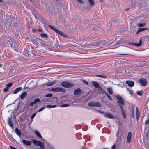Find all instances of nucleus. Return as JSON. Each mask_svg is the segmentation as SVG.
<instances>
[{"label": "nucleus", "instance_id": "nucleus-54", "mask_svg": "<svg viewBox=\"0 0 149 149\" xmlns=\"http://www.w3.org/2000/svg\"><path fill=\"white\" fill-rule=\"evenodd\" d=\"M137 111H136V116H137V119H138V108H137Z\"/></svg>", "mask_w": 149, "mask_h": 149}, {"label": "nucleus", "instance_id": "nucleus-34", "mask_svg": "<svg viewBox=\"0 0 149 149\" xmlns=\"http://www.w3.org/2000/svg\"><path fill=\"white\" fill-rule=\"evenodd\" d=\"M145 23H139L138 24V26L139 27H143L145 26Z\"/></svg>", "mask_w": 149, "mask_h": 149}, {"label": "nucleus", "instance_id": "nucleus-19", "mask_svg": "<svg viewBox=\"0 0 149 149\" xmlns=\"http://www.w3.org/2000/svg\"><path fill=\"white\" fill-rule=\"evenodd\" d=\"M15 132L18 136H21V132L19 129L16 128L15 130Z\"/></svg>", "mask_w": 149, "mask_h": 149}, {"label": "nucleus", "instance_id": "nucleus-41", "mask_svg": "<svg viewBox=\"0 0 149 149\" xmlns=\"http://www.w3.org/2000/svg\"><path fill=\"white\" fill-rule=\"evenodd\" d=\"M52 94H49L46 95L45 96L47 97H51L52 96Z\"/></svg>", "mask_w": 149, "mask_h": 149}, {"label": "nucleus", "instance_id": "nucleus-47", "mask_svg": "<svg viewBox=\"0 0 149 149\" xmlns=\"http://www.w3.org/2000/svg\"><path fill=\"white\" fill-rule=\"evenodd\" d=\"M11 121H11V118H8V122H11Z\"/></svg>", "mask_w": 149, "mask_h": 149}, {"label": "nucleus", "instance_id": "nucleus-28", "mask_svg": "<svg viewBox=\"0 0 149 149\" xmlns=\"http://www.w3.org/2000/svg\"><path fill=\"white\" fill-rule=\"evenodd\" d=\"M88 1L91 6H93L94 4V1L93 0H88Z\"/></svg>", "mask_w": 149, "mask_h": 149}, {"label": "nucleus", "instance_id": "nucleus-56", "mask_svg": "<svg viewBox=\"0 0 149 149\" xmlns=\"http://www.w3.org/2000/svg\"><path fill=\"white\" fill-rule=\"evenodd\" d=\"M140 32V31H139V29L138 30H137L136 33V34H139Z\"/></svg>", "mask_w": 149, "mask_h": 149}, {"label": "nucleus", "instance_id": "nucleus-31", "mask_svg": "<svg viewBox=\"0 0 149 149\" xmlns=\"http://www.w3.org/2000/svg\"><path fill=\"white\" fill-rule=\"evenodd\" d=\"M140 31L141 32L145 30H147L148 29L147 28H140L139 29Z\"/></svg>", "mask_w": 149, "mask_h": 149}, {"label": "nucleus", "instance_id": "nucleus-39", "mask_svg": "<svg viewBox=\"0 0 149 149\" xmlns=\"http://www.w3.org/2000/svg\"><path fill=\"white\" fill-rule=\"evenodd\" d=\"M40 101V99L38 98H36L34 100V102L36 103L37 102H38Z\"/></svg>", "mask_w": 149, "mask_h": 149}, {"label": "nucleus", "instance_id": "nucleus-2", "mask_svg": "<svg viewBox=\"0 0 149 149\" xmlns=\"http://www.w3.org/2000/svg\"><path fill=\"white\" fill-rule=\"evenodd\" d=\"M61 85L63 87L69 88L73 87V84L68 81H63L61 83Z\"/></svg>", "mask_w": 149, "mask_h": 149}, {"label": "nucleus", "instance_id": "nucleus-58", "mask_svg": "<svg viewBox=\"0 0 149 149\" xmlns=\"http://www.w3.org/2000/svg\"><path fill=\"white\" fill-rule=\"evenodd\" d=\"M113 42H112L111 43H110L109 44V45L111 44H112L113 43Z\"/></svg>", "mask_w": 149, "mask_h": 149}, {"label": "nucleus", "instance_id": "nucleus-40", "mask_svg": "<svg viewBox=\"0 0 149 149\" xmlns=\"http://www.w3.org/2000/svg\"><path fill=\"white\" fill-rule=\"evenodd\" d=\"M36 113H33V114L31 116V118L32 120H33V118H34V117L35 116H36Z\"/></svg>", "mask_w": 149, "mask_h": 149}, {"label": "nucleus", "instance_id": "nucleus-37", "mask_svg": "<svg viewBox=\"0 0 149 149\" xmlns=\"http://www.w3.org/2000/svg\"><path fill=\"white\" fill-rule=\"evenodd\" d=\"M69 106V105L68 104H64L62 105H60V107H68Z\"/></svg>", "mask_w": 149, "mask_h": 149}, {"label": "nucleus", "instance_id": "nucleus-23", "mask_svg": "<svg viewBox=\"0 0 149 149\" xmlns=\"http://www.w3.org/2000/svg\"><path fill=\"white\" fill-rule=\"evenodd\" d=\"M107 92L110 95H111L113 93V91L111 88H109L107 89Z\"/></svg>", "mask_w": 149, "mask_h": 149}, {"label": "nucleus", "instance_id": "nucleus-62", "mask_svg": "<svg viewBox=\"0 0 149 149\" xmlns=\"http://www.w3.org/2000/svg\"><path fill=\"white\" fill-rule=\"evenodd\" d=\"M147 37H149V36H147Z\"/></svg>", "mask_w": 149, "mask_h": 149}, {"label": "nucleus", "instance_id": "nucleus-36", "mask_svg": "<svg viewBox=\"0 0 149 149\" xmlns=\"http://www.w3.org/2000/svg\"><path fill=\"white\" fill-rule=\"evenodd\" d=\"M12 85V83H10L7 85L6 86V87L8 88L10 87Z\"/></svg>", "mask_w": 149, "mask_h": 149}, {"label": "nucleus", "instance_id": "nucleus-44", "mask_svg": "<svg viewBox=\"0 0 149 149\" xmlns=\"http://www.w3.org/2000/svg\"><path fill=\"white\" fill-rule=\"evenodd\" d=\"M45 107H42L40 109H39L38 110V112H40L41 111H42L44 109H45Z\"/></svg>", "mask_w": 149, "mask_h": 149}, {"label": "nucleus", "instance_id": "nucleus-12", "mask_svg": "<svg viewBox=\"0 0 149 149\" xmlns=\"http://www.w3.org/2000/svg\"><path fill=\"white\" fill-rule=\"evenodd\" d=\"M131 137H132L131 133L130 132H129L128 133L127 137V141L128 142L130 143V141H131Z\"/></svg>", "mask_w": 149, "mask_h": 149}, {"label": "nucleus", "instance_id": "nucleus-53", "mask_svg": "<svg viewBox=\"0 0 149 149\" xmlns=\"http://www.w3.org/2000/svg\"><path fill=\"white\" fill-rule=\"evenodd\" d=\"M119 132V131H118L116 133V136L117 137L119 135V134L118 133Z\"/></svg>", "mask_w": 149, "mask_h": 149}, {"label": "nucleus", "instance_id": "nucleus-27", "mask_svg": "<svg viewBox=\"0 0 149 149\" xmlns=\"http://www.w3.org/2000/svg\"><path fill=\"white\" fill-rule=\"evenodd\" d=\"M40 36L41 37H43L45 38H47L48 37L47 35L45 33H42L40 34Z\"/></svg>", "mask_w": 149, "mask_h": 149}, {"label": "nucleus", "instance_id": "nucleus-42", "mask_svg": "<svg viewBox=\"0 0 149 149\" xmlns=\"http://www.w3.org/2000/svg\"><path fill=\"white\" fill-rule=\"evenodd\" d=\"M83 82L86 84V85H88V84L87 81L85 80H83Z\"/></svg>", "mask_w": 149, "mask_h": 149}, {"label": "nucleus", "instance_id": "nucleus-17", "mask_svg": "<svg viewBox=\"0 0 149 149\" xmlns=\"http://www.w3.org/2000/svg\"><path fill=\"white\" fill-rule=\"evenodd\" d=\"M22 88L21 87H18L14 91L13 93L15 94L17 93L18 92L21 91L22 90Z\"/></svg>", "mask_w": 149, "mask_h": 149}, {"label": "nucleus", "instance_id": "nucleus-57", "mask_svg": "<svg viewBox=\"0 0 149 149\" xmlns=\"http://www.w3.org/2000/svg\"><path fill=\"white\" fill-rule=\"evenodd\" d=\"M134 110H132V115H133L132 116H133V117L134 116Z\"/></svg>", "mask_w": 149, "mask_h": 149}, {"label": "nucleus", "instance_id": "nucleus-24", "mask_svg": "<svg viewBox=\"0 0 149 149\" xmlns=\"http://www.w3.org/2000/svg\"><path fill=\"white\" fill-rule=\"evenodd\" d=\"M142 42V40L141 39L140 40L139 42L138 43H134V46L139 47L140 46Z\"/></svg>", "mask_w": 149, "mask_h": 149}, {"label": "nucleus", "instance_id": "nucleus-43", "mask_svg": "<svg viewBox=\"0 0 149 149\" xmlns=\"http://www.w3.org/2000/svg\"><path fill=\"white\" fill-rule=\"evenodd\" d=\"M77 1L80 3H83L84 2L83 0H77Z\"/></svg>", "mask_w": 149, "mask_h": 149}, {"label": "nucleus", "instance_id": "nucleus-25", "mask_svg": "<svg viewBox=\"0 0 149 149\" xmlns=\"http://www.w3.org/2000/svg\"><path fill=\"white\" fill-rule=\"evenodd\" d=\"M96 76L100 77H102L104 79H106L107 78V77L105 75H101L99 74H97Z\"/></svg>", "mask_w": 149, "mask_h": 149}, {"label": "nucleus", "instance_id": "nucleus-11", "mask_svg": "<svg viewBox=\"0 0 149 149\" xmlns=\"http://www.w3.org/2000/svg\"><path fill=\"white\" fill-rule=\"evenodd\" d=\"M22 142L24 144L27 146L30 145L31 143L30 141H27L25 140H22Z\"/></svg>", "mask_w": 149, "mask_h": 149}, {"label": "nucleus", "instance_id": "nucleus-7", "mask_svg": "<svg viewBox=\"0 0 149 149\" xmlns=\"http://www.w3.org/2000/svg\"><path fill=\"white\" fill-rule=\"evenodd\" d=\"M139 82L143 86H146L148 83L146 79L143 78L140 79L139 81Z\"/></svg>", "mask_w": 149, "mask_h": 149}, {"label": "nucleus", "instance_id": "nucleus-26", "mask_svg": "<svg viewBox=\"0 0 149 149\" xmlns=\"http://www.w3.org/2000/svg\"><path fill=\"white\" fill-rule=\"evenodd\" d=\"M56 107V105H48L46 106V107L47 108H54Z\"/></svg>", "mask_w": 149, "mask_h": 149}, {"label": "nucleus", "instance_id": "nucleus-30", "mask_svg": "<svg viewBox=\"0 0 149 149\" xmlns=\"http://www.w3.org/2000/svg\"><path fill=\"white\" fill-rule=\"evenodd\" d=\"M9 125L12 128H13V122L12 121L10 122H8V123Z\"/></svg>", "mask_w": 149, "mask_h": 149}, {"label": "nucleus", "instance_id": "nucleus-3", "mask_svg": "<svg viewBox=\"0 0 149 149\" xmlns=\"http://www.w3.org/2000/svg\"><path fill=\"white\" fill-rule=\"evenodd\" d=\"M50 91L53 92H62L63 93L65 92V89H64L62 88H60L59 87H57L53 88Z\"/></svg>", "mask_w": 149, "mask_h": 149}, {"label": "nucleus", "instance_id": "nucleus-15", "mask_svg": "<svg viewBox=\"0 0 149 149\" xmlns=\"http://www.w3.org/2000/svg\"><path fill=\"white\" fill-rule=\"evenodd\" d=\"M48 26L50 28H51L52 30L54 31L55 32L57 33L59 31V30L58 29L55 28V27H54L52 25H49Z\"/></svg>", "mask_w": 149, "mask_h": 149}, {"label": "nucleus", "instance_id": "nucleus-5", "mask_svg": "<svg viewBox=\"0 0 149 149\" xmlns=\"http://www.w3.org/2000/svg\"><path fill=\"white\" fill-rule=\"evenodd\" d=\"M89 106L91 107H93L96 106L98 107H101V104L99 102H90L88 104Z\"/></svg>", "mask_w": 149, "mask_h": 149}, {"label": "nucleus", "instance_id": "nucleus-32", "mask_svg": "<svg viewBox=\"0 0 149 149\" xmlns=\"http://www.w3.org/2000/svg\"><path fill=\"white\" fill-rule=\"evenodd\" d=\"M136 93L138 95L141 96L143 95V91H140L137 92Z\"/></svg>", "mask_w": 149, "mask_h": 149}, {"label": "nucleus", "instance_id": "nucleus-16", "mask_svg": "<svg viewBox=\"0 0 149 149\" xmlns=\"http://www.w3.org/2000/svg\"><path fill=\"white\" fill-rule=\"evenodd\" d=\"M57 33L64 37L66 38L68 37V36L66 34L63 33V32H61L59 30Z\"/></svg>", "mask_w": 149, "mask_h": 149}, {"label": "nucleus", "instance_id": "nucleus-8", "mask_svg": "<svg viewBox=\"0 0 149 149\" xmlns=\"http://www.w3.org/2000/svg\"><path fill=\"white\" fill-rule=\"evenodd\" d=\"M104 116L109 119H114V118L113 115L110 113H107L105 114Z\"/></svg>", "mask_w": 149, "mask_h": 149}, {"label": "nucleus", "instance_id": "nucleus-33", "mask_svg": "<svg viewBox=\"0 0 149 149\" xmlns=\"http://www.w3.org/2000/svg\"><path fill=\"white\" fill-rule=\"evenodd\" d=\"M33 31L35 32H42V29H39L36 30H33Z\"/></svg>", "mask_w": 149, "mask_h": 149}, {"label": "nucleus", "instance_id": "nucleus-20", "mask_svg": "<svg viewBox=\"0 0 149 149\" xmlns=\"http://www.w3.org/2000/svg\"><path fill=\"white\" fill-rule=\"evenodd\" d=\"M90 45H92V44H88V43H86V44H82L81 45V46L82 47H89Z\"/></svg>", "mask_w": 149, "mask_h": 149}, {"label": "nucleus", "instance_id": "nucleus-49", "mask_svg": "<svg viewBox=\"0 0 149 149\" xmlns=\"http://www.w3.org/2000/svg\"><path fill=\"white\" fill-rule=\"evenodd\" d=\"M8 88L6 87V88L4 89L3 91L4 92H6L8 91Z\"/></svg>", "mask_w": 149, "mask_h": 149}, {"label": "nucleus", "instance_id": "nucleus-9", "mask_svg": "<svg viewBox=\"0 0 149 149\" xmlns=\"http://www.w3.org/2000/svg\"><path fill=\"white\" fill-rule=\"evenodd\" d=\"M82 93V91L80 88H78L75 90L74 92V95H78Z\"/></svg>", "mask_w": 149, "mask_h": 149}, {"label": "nucleus", "instance_id": "nucleus-21", "mask_svg": "<svg viewBox=\"0 0 149 149\" xmlns=\"http://www.w3.org/2000/svg\"><path fill=\"white\" fill-rule=\"evenodd\" d=\"M35 134L40 139H42V137L40 134L37 131L35 130Z\"/></svg>", "mask_w": 149, "mask_h": 149}, {"label": "nucleus", "instance_id": "nucleus-59", "mask_svg": "<svg viewBox=\"0 0 149 149\" xmlns=\"http://www.w3.org/2000/svg\"><path fill=\"white\" fill-rule=\"evenodd\" d=\"M129 10V9L128 8V9H125V11H127V10Z\"/></svg>", "mask_w": 149, "mask_h": 149}, {"label": "nucleus", "instance_id": "nucleus-60", "mask_svg": "<svg viewBox=\"0 0 149 149\" xmlns=\"http://www.w3.org/2000/svg\"><path fill=\"white\" fill-rule=\"evenodd\" d=\"M3 2V1L2 0H0V2Z\"/></svg>", "mask_w": 149, "mask_h": 149}, {"label": "nucleus", "instance_id": "nucleus-1", "mask_svg": "<svg viewBox=\"0 0 149 149\" xmlns=\"http://www.w3.org/2000/svg\"><path fill=\"white\" fill-rule=\"evenodd\" d=\"M117 99L118 100L117 103L120 107V108L123 107L122 105H124V102L122 97L120 95H118L116 96Z\"/></svg>", "mask_w": 149, "mask_h": 149}, {"label": "nucleus", "instance_id": "nucleus-38", "mask_svg": "<svg viewBox=\"0 0 149 149\" xmlns=\"http://www.w3.org/2000/svg\"><path fill=\"white\" fill-rule=\"evenodd\" d=\"M122 42L121 40H118V41L117 42L116 44V45H118L122 43Z\"/></svg>", "mask_w": 149, "mask_h": 149}, {"label": "nucleus", "instance_id": "nucleus-22", "mask_svg": "<svg viewBox=\"0 0 149 149\" xmlns=\"http://www.w3.org/2000/svg\"><path fill=\"white\" fill-rule=\"evenodd\" d=\"M56 83L55 81L51 82H48L46 84V85L48 86H50L53 85L54 84Z\"/></svg>", "mask_w": 149, "mask_h": 149}, {"label": "nucleus", "instance_id": "nucleus-45", "mask_svg": "<svg viewBox=\"0 0 149 149\" xmlns=\"http://www.w3.org/2000/svg\"><path fill=\"white\" fill-rule=\"evenodd\" d=\"M34 101L32 102L30 104V105L31 107L33 106V105L34 104Z\"/></svg>", "mask_w": 149, "mask_h": 149}, {"label": "nucleus", "instance_id": "nucleus-61", "mask_svg": "<svg viewBox=\"0 0 149 149\" xmlns=\"http://www.w3.org/2000/svg\"><path fill=\"white\" fill-rule=\"evenodd\" d=\"M2 66V65L0 64V67H1Z\"/></svg>", "mask_w": 149, "mask_h": 149}, {"label": "nucleus", "instance_id": "nucleus-35", "mask_svg": "<svg viewBox=\"0 0 149 149\" xmlns=\"http://www.w3.org/2000/svg\"><path fill=\"white\" fill-rule=\"evenodd\" d=\"M106 95L110 100H113L112 98L107 93H106Z\"/></svg>", "mask_w": 149, "mask_h": 149}, {"label": "nucleus", "instance_id": "nucleus-13", "mask_svg": "<svg viewBox=\"0 0 149 149\" xmlns=\"http://www.w3.org/2000/svg\"><path fill=\"white\" fill-rule=\"evenodd\" d=\"M126 83L129 86L132 87L133 86L134 84V83L132 81H127Z\"/></svg>", "mask_w": 149, "mask_h": 149}, {"label": "nucleus", "instance_id": "nucleus-14", "mask_svg": "<svg viewBox=\"0 0 149 149\" xmlns=\"http://www.w3.org/2000/svg\"><path fill=\"white\" fill-rule=\"evenodd\" d=\"M27 94V93L26 92L22 93L19 95V97L21 99H24L26 96Z\"/></svg>", "mask_w": 149, "mask_h": 149}, {"label": "nucleus", "instance_id": "nucleus-6", "mask_svg": "<svg viewBox=\"0 0 149 149\" xmlns=\"http://www.w3.org/2000/svg\"><path fill=\"white\" fill-rule=\"evenodd\" d=\"M31 141L32 142L36 145L40 147H42V146H43V143L40 141H38L35 139H32Z\"/></svg>", "mask_w": 149, "mask_h": 149}, {"label": "nucleus", "instance_id": "nucleus-18", "mask_svg": "<svg viewBox=\"0 0 149 149\" xmlns=\"http://www.w3.org/2000/svg\"><path fill=\"white\" fill-rule=\"evenodd\" d=\"M120 109L121 110V112L122 115L123 116V118H126V115L125 113L123 107H122V108H121Z\"/></svg>", "mask_w": 149, "mask_h": 149}, {"label": "nucleus", "instance_id": "nucleus-10", "mask_svg": "<svg viewBox=\"0 0 149 149\" xmlns=\"http://www.w3.org/2000/svg\"><path fill=\"white\" fill-rule=\"evenodd\" d=\"M92 83L94 87L96 88L100 89L101 87L99 86L98 83L96 81H92Z\"/></svg>", "mask_w": 149, "mask_h": 149}, {"label": "nucleus", "instance_id": "nucleus-52", "mask_svg": "<svg viewBox=\"0 0 149 149\" xmlns=\"http://www.w3.org/2000/svg\"><path fill=\"white\" fill-rule=\"evenodd\" d=\"M129 44L132 45V46H134V43H133V42H131L130 43H129Z\"/></svg>", "mask_w": 149, "mask_h": 149}, {"label": "nucleus", "instance_id": "nucleus-51", "mask_svg": "<svg viewBox=\"0 0 149 149\" xmlns=\"http://www.w3.org/2000/svg\"><path fill=\"white\" fill-rule=\"evenodd\" d=\"M9 147L11 149H17L15 147H14L13 146H10Z\"/></svg>", "mask_w": 149, "mask_h": 149}, {"label": "nucleus", "instance_id": "nucleus-29", "mask_svg": "<svg viewBox=\"0 0 149 149\" xmlns=\"http://www.w3.org/2000/svg\"><path fill=\"white\" fill-rule=\"evenodd\" d=\"M100 90L101 91H102V94H105V95H106V93H107L106 92V91H105L104 90H103L101 87V88H100Z\"/></svg>", "mask_w": 149, "mask_h": 149}, {"label": "nucleus", "instance_id": "nucleus-55", "mask_svg": "<svg viewBox=\"0 0 149 149\" xmlns=\"http://www.w3.org/2000/svg\"><path fill=\"white\" fill-rule=\"evenodd\" d=\"M33 149H44L43 146L42 147H41V148H40L37 149V148H34Z\"/></svg>", "mask_w": 149, "mask_h": 149}, {"label": "nucleus", "instance_id": "nucleus-48", "mask_svg": "<svg viewBox=\"0 0 149 149\" xmlns=\"http://www.w3.org/2000/svg\"><path fill=\"white\" fill-rule=\"evenodd\" d=\"M149 123V121L148 120H146L145 122V124H146V125H147V124H148V123Z\"/></svg>", "mask_w": 149, "mask_h": 149}, {"label": "nucleus", "instance_id": "nucleus-4", "mask_svg": "<svg viewBox=\"0 0 149 149\" xmlns=\"http://www.w3.org/2000/svg\"><path fill=\"white\" fill-rule=\"evenodd\" d=\"M13 42H13L11 41V40H9L8 42V44L10 45L13 49L16 50L17 49L18 44L16 42Z\"/></svg>", "mask_w": 149, "mask_h": 149}, {"label": "nucleus", "instance_id": "nucleus-50", "mask_svg": "<svg viewBox=\"0 0 149 149\" xmlns=\"http://www.w3.org/2000/svg\"><path fill=\"white\" fill-rule=\"evenodd\" d=\"M116 147L114 145H113L111 147V149H115Z\"/></svg>", "mask_w": 149, "mask_h": 149}, {"label": "nucleus", "instance_id": "nucleus-46", "mask_svg": "<svg viewBox=\"0 0 149 149\" xmlns=\"http://www.w3.org/2000/svg\"><path fill=\"white\" fill-rule=\"evenodd\" d=\"M34 52V49H32L31 50V53L34 55H36V54Z\"/></svg>", "mask_w": 149, "mask_h": 149}]
</instances>
